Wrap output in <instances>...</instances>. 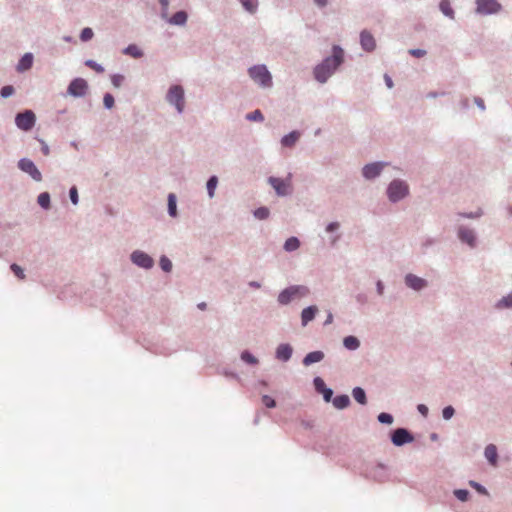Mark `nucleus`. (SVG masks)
<instances>
[{
  "mask_svg": "<svg viewBox=\"0 0 512 512\" xmlns=\"http://www.w3.org/2000/svg\"><path fill=\"white\" fill-rule=\"evenodd\" d=\"M38 204L47 209L50 204V195L47 192H43L38 196Z\"/></svg>",
  "mask_w": 512,
  "mask_h": 512,
  "instance_id": "31",
  "label": "nucleus"
},
{
  "mask_svg": "<svg viewBox=\"0 0 512 512\" xmlns=\"http://www.w3.org/2000/svg\"><path fill=\"white\" fill-rule=\"evenodd\" d=\"M246 118L250 121H262L264 119L260 110H255L254 112L247 114Z\"/></svg>",
  "mask_w": 512,
  "mask_h": 512,
  "instance_id": "36",
  "label": "nucleus"
},
{
  "mask_svg": "<svg viewBox=\"0 0 512 512\" xmlns=\"http://www.w3.org/2000/svg\"><path fill=\"white\" fill-rule=\"evenodd\" d=\"M262 402L267 408H274L276 406L275 400L268 395L262 397Z\"/></svg>",
  "mask_w": 512,
  "mask_h": 512,
  "instance_id": "43",
  "label": "nucleus"
},
{
  "mask_svg": "<svg viewBox=\"0 0 512 512\" xmlns=\"http://www.w3.org/2000/svg\"><path fill=\"white\" fill-rule=\"evenodd\" d=\"M11 270L13 271V273L19 278V279H24L25 278V274L23 272V269L17 265V264H12L11 265Z\"/></svg>",
  "mask_w": 512,
  "mask_h": 512,
  "instance_id": "42",
  "label": "nucleus"
},
{
  "mask_svg": "<svg viewBox=\"0 0 512 512\" xmlns=\"http://www.w3.org/2000/svg\"><path fill=\"white\" fill-rule=\"evenodd\" d=\"M349 403H350V399L347 395H339L333 399V405L337 409H344L349 405Z\"/></svg>",
  "mask_w": 512,
  "mask_h": 512,
  "instance_id": "23",
  "label": "nucleus"
},
{
  "mask_svg": "<svg viewBox=\"0 0 512 512\" xmlns=\"http://www.w3.org/2000/svg\"><path fill=\"white\" fill-rule=\"evenodd\" d=\"M386 166V163L383 162H375L370 163L364 166L363 168V176L366 179H373L380 174L382 169Z\"/></svg>",
  "mask_w": 512,
  "mask_h": 512,
  "instance_id": "13",
  "label": "nucleus"
},
{
  "mask_svg": "<svg viewBox=\"0 0 512 512\" xmlns=\"http://www.w3.org/2000/svg\"><path fill=\"white\" fill-rule=\"evenodd\" d=\"M439 7H440V10L442 11V13L445 16H447L449 18H454V11H453V9L451 7V3H450L449 0H442L440 2Z\"/></svg>",
  "mask_w": 512,
  "mask_h": 512,
  "instance_id": "24",
  "label": "nucleus"
},
{
  "mask_svg": "<svg viewBox=\"0 0 512 512\" xmlns=\"http://www.w3.org/2000/svg\"><path fill=\"white\" fill-rule=\"evenodd\" d=\"M343 344L349 350H356L360 346L359 340L354 336L345 337Z\"/></svg>",
  "mask_w": 512,
  "mask_h": 512,
  "instance_id": "25",
  "label": "nucleus"
},
{
  "mask_svg": "<svg viewBox=\"0 0 512 512\" xmlns=\"http://www.w3.org/2000/svg\"><path fill=\"white\" fill-rule=\"evenodd\" d=\"M168 212L172 217L177 215L176 196L172 193L168 196Z\"/></svg>",
  "mask_w": 512,
  "mask_h": 512,
  "instance_id": "28",
  "label": "nucleus"
},
{
  "mask_svg": "<svg viewBox=\"0 0 512 512\" xmlns=\"http://www.w3.org/2000/svg\"><path fill=\"white\" fill-rule=\"evenodd\" d=\"M459 238L461 241L467 243L471 247L475 245V235L474 232L470 229L461 228L459 230Z\"/></svg>",
  "mask_w": 512,
  "mask_h": 512,
  "instance_id": "17",
  "label": "nucleus"
},
{
  "mask_svg": "<svg viewBox=\"0 0 512 512\" xmlns=\"http://www.w3.org/2000/svg\"><path fill=\"white\" fill-rule=\"evenodd\" d=\"M41 142V151L42 153L45 155V156H48L50 154V149L48 147V145L43 141V140H40Z\"/></svg>",
  "mask_w": 512,
  "mask_h": 512,
  "instance_id": "55",
  "label": "nucleus"
},
{
  "mask_svg": "<svg viewBox=\"0 0 512 512\" xmlns=\"http://www.w3.org/2000/svg\"><path fill=\"white\" fill-rule=\"evenodd\" d=\"M321 392L323 393L324 400L326 402H329L331 400V398H332V395H333L332 390L329 389V388H325Z\"/></svg>",
  "mask_w": 512,
  "mask_h": 512,
  "instance_id": "51",
  "label": "nucleus"
},
{
  "mask_svg": "<svg viewBox=\"0 0 512 512\" xmlns=\"http://www.w3.org/2000/svg\"><path fill=\"white\" fill-rule=\"evenodd\" d=\"M314 384H315L316 389H317L318 391H320V392H321L323 389H325V388H326V387H325V383H324V381H323L321 378H319V377L315 378V380H314Z\"/></svg>",
  "mask_w": 512,
  "mask_h": 512,
  "instance_id": "50",
  "label": "nucleus"
},
{
  "mask_svg": "<svg viewBox=\"0 0 512 512\" xmlns=\"http://www.w3.org/2000/svg\"><path fill=\"white\" fill-rule=\"evenodd\" d=\"M300 133L297 131H293L289 133L288 135L284 136L281 140V143L283 146L291 147L293 146L296 141L299 139Z\"/></svg>",
  "mask_w": 512,
  "mask_h": 512,
  "instance_id": "22",
  "label": "nucleus"
},
{
  "mask_svg": "<svg viewBox=\"0 0 512 512\" xmlns=\"http://www.w3.org/2000/svg\"><path fill=\"white\" fill-rule=\"evenodd\" d=\"M250 286L255 287V288H259V287H260V284H259V283H257V282H251V283H250Z\"/></svg>",
  "mask_w": 512,
  "mask_h": 512,
  "instance_id": "64",
  "label": "nucleus"
},
{
  "mask_svg": "<svg viewBox=\"0 0 512 512\" xmlns=\"http://www.w3.org/2000/svg\"><path fill=\"white\" fill-rule=\"evenodd\" d=\"M497 306H498L499 308H501V307H512V294H510V295H508V296H506V297L502 298V299L498 302Z\"/></svg>",
  "mask_w": 512,
  "mask_h": 512,
  "instance_id": "38",
  "label": "nucleus"
},
{
  "mask_svg": "<svg viewBox=\"0 0 512 512\" xmlns=\"http://www.w3.org/2000/svg\"><path fill=\"white\" fill-rule=\"evenodd\" d=\"M408 193V186L405 182L394 180L390 183L387 194L391 201L396 202L404 198Z\"/></svg>",
  "mask_w": 512,
  "mask_h": 512,
  "instance_id": "5",
  "label": "nucleus"
},
{
  "mask_svg": "<svg viewBox=\"0 0 512 512\" xmlns=\"http://www.w3.org/2000/svg\"><path fill=\"white\" fill-rule=\"evenodd\" d=\"M103 103L107 109H111L114 106V97L109 93L105 94Z\"/></svg>",
  "mask_w": 512,
  "mask_h": 512,
  "instance_id": "41",
  "label": "nucleus"
},
{
  "mask_svg": "<svg viewBox=\"0 0 512 512\" xmlns=\"http://www.w3.org/2000/svg\"><path fill=\"white\" fill-rule=\"evenodd\" d=\"M218 184V178L216 176L210 177V179L207 182V190L209 197L212 198L214 196L215 189Z\"/></svg>",
  "mask_w": 512,
  "mask_h": 512,
  "instance_id": "30",
  "label": "nucleus"
},
{
  "mask_svg": "<svg viewBox=\"0 0 512 512\" xmlns=\"http://www.w3.org/2000/svg\"><path fill=\"white\" fill-rule=\"evenodd\" d=\"M383 291H384L383 283L381 281H378L377 282V292H378V294L382 295Z\"/></svg>",
  "mask_w": 512,
  "mask_h": 512,
  "instance_id": "58",
  "label": "nucleus"
},
{
  "mask_svg": "<svg viewBox=\"0 0 512 512\" xmlns=\"http://www.w3.org/2000/svg\"><path fill=\"white\" fill-rule=\"evenodd\" d=\"M131 260L134 264L143 268H151L154 264L153 259L142 251H134L131 255Z\"/></svg>",
  "mask_w": 512,
  "mask_h": 512,
  "instance_id": "12",
  "label": "nucleus"
},
{
  "mask_svg": "<svg viewBox=\"0 0 512 512\" xmlns=\"http://www.w3.org/2000/svg\"><path fill=\"white\" fill-rule=\"evenodd\" d=\"M332 321H333V315H332V313H329V314L327 315V318H326V320H325V323H324V324H325V325H327V324H331V323H332Z\"/></svg>",
  "mask_w": 512,
  "mask_h": 512,
  "instance_id": "59",
  "label": "nucleus"
},
{
  "mask_svg": "<svg viewBox=\"0 0 512 512\" xmlns=\"http://www.w3.org/2000/svg\"><path fill=\"white\" fill-rule=\"evenodd\" d=\"M87 88L88 85L84 79L76 78L70 83L68 87V93L75 97L84 96L87 91Z\"/></svg>",
  "mask_w": 512,
  "mask_h": 512,
  "instance_id": "11",
  "label": "nucleus"
},
{
  "mask_svg": "<svg viewBox=\"0 0 512 512\" xmlns=\"http://www.w3.org/2000/svg\"><path fill=\"white\" fill-rule=\"evenodd\" d=\"M254 216L260 220L266 219L269 216V210L266 207H260L254 211Z\"/></svg>",
  "mask_w": 512,
  "mask_h": 512,
  "instance_id": "33",
  "label": "nucleus"
},
{
  "mask_svg": "<svg viewBox=\"0 0 512 512\" xmlns=\"http://www.w3.org/2000/svg\"><path fill=\"white\" fill-rule=\"evenodd\" d=\"M406 284L413 288V289H416V276L413 275V274H409L406 276Z\"/></svg>",
  "mask_w": 512,
  "mask_h": 512,
  "instance_id": "46",
  "label": "nucleus"
},
{
  "mask_svg": "<svg viewBox=\"0 0 512 512\" xmlns=\"http://www.w3.org/2000/svg\"><path fill=\"white\" fill-rule=\"evenodd\" d=\"M391 440L395 446H402L404 444L413 442L414 437L406 429L398 428L393 431Z\"/></svg>",
  "mask_w": 512,
  "mask_h": 512,
  "instance_id": "10",
  "label": "nucleus"
},
{
  "mask_svg": "<svg viewBox=\"0 0 512 512\" xmlns=\"http://www.w3.org/2000/svg\"><path fill=\"white\" fill-rule=\"evenodd\" d=\"M250 77L260 85L268 87L271 85V75L264 65L254 66L249 69Z\"/></svg>",
  "mask_w": 512,
  "mask_h": 512,
  "instance_id": "3",
  "label": "nucleus"
},
{
  "mask_svg": "<svg viewBox=\"0 0 512 512\" xmlns=\"http://www.w3.org/2000/svg\"><path fill=\"white\" fill-rule=\"evenodd\" d=\"M454 414V409L451 406H447L443 409V417L444 419H450Z\"/></svg>",
  "mask_w": 512,
  "mask_h": 512,
  "instance_id": "48",
  "label": "nucleus"
},
{
  "mask_svg": "<svg viewBox=\"0 0 512 512\" xmlns=\"http://www.w3.org/2000/svg\"><path fill=\"white\" fill-rule=\"evenodd\" d=\"M417 283H418V290L425 285V281L419 277H418Z\"/></svg>",
  "mask_w": 512,
  "mask_h": 512,
  "instance_id": "62",
  "label": "nucleus"
},
{
  "mask_svg": "<svg viewBox=\"0 0 512 512\" xmlns=\"http://www.w3.org/2000/svg\"><path fill=\"white\" fill-rule=\"evenodd\" d=\"M86 65L98 73L104 72V68L101 65L97 64L96 62H94L93 60L86 61Z\"/></svg>",
  "mask_w": 512,
  "mask_h": 512,
  "instance_id": "44",
  "label": "nucleus"
},
{
  "mask_svg": "<svg viewBox=\"0 0 512 512\" xmlns=\"http://www.w3.org/2000/svg\"><path fill=\"white\" fill-rule=\"evenodd\" d=\"M292 355V348L288 344H281L276 350V357L279 360L287 361Z\"/></svg>",
  "mask_w": 512,
  "mask_h": 512,
  "instance_id": "16",
  "label": "nucleus"
},
{
  "mask_svg": "<svg viewBox=\"0 0 512 512\" xmlns=\"http://www.w3.org/2000/svg\"><path fill=\"white\" fill-rule=\"evenodd\" d=\"M35 122L36 116L31 110L18 113L15 118L17 127L23 131H30L34 127Z\"/></svg>",
  "mask_w": 512,
  "mask_h": 512,
  "instance_id": "7",
  "label": "nucleus"
},
{
  "mask_svg": "<svg viewBox=\"0 0 512 512\" xmlns=\"http://www.w3.org/2000/svg\"><path fill=\"white\" fill-rule=\"evenodd\" d=\"M323 358H324L323 352H321V351H313V352L308 353L305 356V358L303 360V363H304V365L308 366L310 364H313V363H316V362H320Z\"/></svg>",
  "mask_w": 512,
  "mask_h": 512,
  "instance_id": "19",
  "label": "nucleus"
},
{
  "mask_svg": "<svg viewBox=\"0 0 512 512\" xmlns=\"http://www.w3.org/2000/svg\"><path fill=\"white\" fill-rule=\"evenodd\" d=\"M124 81V76L120 74H114L111 76V82L116 87L119 88Z\"/></svg>",
  "mask_w": 512,
  "mask_h": 512,
  "instance_id": "40",
  "label": "nucleus"
},
{
  "mask_svg": "<svg viewBox=\"0 0 512 512\" xmlns=\"http://www.w3.org/2000/svg\"><path fill=\"white\" fill-rule=\"evenodd\" d=\"M300 242L296 237H290L284 244V249L288 252L295 251L299 248Z\"/></svg>",
  "mask_w": 512,
  "mask_h": 512,
  "instance_id": "26",
  "label": "nucleus"
},
{
  "mask_svg": "<svg viewBox=\"0 0 512 512\" xmlns=\"http://www.w3.org/2000/svg\"><path fill=\"white\" fill-rule=\"evenodd\" d=\"M378 421L383 424H392L393 423V416L388 413H380L378 415Z\"/></svg>",
  "mask_w": 512,
  "mask_h": 512,
  "instance_id": "35",
  "label": "nucleus"
},
{
  "mask_svg": "<svg viewBox=\"0 0 512 512\" xmlns=\"http://www.w3.org/2000/svg\"><path fill=\"white\" fill-rule=\"evenodd\" d=\"M70 199H71L73 204H77L78 203V192H77L76 187H72L70 189Z\"/></svg>",
  "mask_w": 512,
  "mask_h": 512,
  "instance_id": "49",
  "label": "nucleus"
},
{
  "mask_svg": "<svg viewBox=\"0 0 512 512\" xmlns=\"http://www.w3.org/2000/svg\"><path fill=\"white\" fill-rule=\"evenodd\" d=\"M160 266L165 272H169L172 269L171 261L165 256L160 258Z\"/></svg>",
  "mask_w": 512,
  "mask_h": 512,
  "instance_id": "34",
  "label": "nucleus"
},
{
  "mask_svg": "<svg viewBox=\"0 0 512 512\" xmlns=\"http://www.w3.org/2000/svg\"><path fill=\"white\" fill-rule=\"evenodd\" d=\"M94 33L91 28H84L81 32L80 38L82 41H88L92 39Z\"/></svg>",
  "mask_w": 512,
  "mask_h": 512,
  "instance_id": "39",
  "label": "nucleus"
},
{
  "mask_svg": "<svg viewBox=\"0 0 512 512\" xmlns=\"http://www.w3.org/2000/svg\"><path fill=\"white\" fill-rule=\"evenodd\" d=\"M352 395L358 403H360L362 405L366 404V394L362 388H360V387L354 388L352 391Z\"/></svg>",
  "mask_w": 512,
  "mask_h": 512,
  "instance_id": "27",
  "label": "nucleus"
},
{
  "mask_svg": "<svg viewBox=\"0 0 512 512\" xmlns=\"http://www.w3.org/2000/svg\"><path fill=\"white\" fill-rule=\"evenodd\" d=\"M332 57H327L321 64L314 69V75L317 81L324 83L333 74L337 67L343 62L344 51L339 46L332 49Z\"/></svg>",
  "mask_w": 512,
  "mask_h": 512,
  "instance_id": "1",
  "label": "nucleus"
},
{
  "mask_svg": "<svg viewBox=\"0 0 512 512\" xmlns=\"http://www.w3.org/2000/svg\"><path fill=\"white\" fill-rule=\"evenodd\" d=\"M455 496L461 500V501H466L468 499V496H469V492L467 490H456L455 491Z\"/></svg>",
  "mask_w": 512,
  "mask_h": 512,
  "instance_id": "45",
  "label": "nucleus"
},
{
  "mask_svg": "<svg viewBox=\"0 0 512 512\" xmlns=\"http://www.w3.org/2000/svg\"><path fill=\"white\" fill-rule=\"evenodd\" d=\"M315 3H316L319 7H324V6H326V4H327V0H315Z\"/></svg>",
  "mask_w": 512,
  "mask_h": 512,
  "instance_id": "60",
  "label": "nucleus"
},
{
  "mask_svg": "<svg viewBox=\"0 0 512 512\" xmlns=\"http://www.w3.org/2000/svg\"><path fill=\"white\" fill-rule=\"evenodd\" d=\"M309 293V290L305 286H291L285 290H283L279 296L278 301L280 304H288L292 299L301 298L306 296Z\"/></svg>",
  "mask_w": 512,
  "mask_h": 512,
  "instance_id": "2",
  "label": "nucleus"
},
{
  "mask_svg": "<svg viewBox=\"0 0 512 512\" xmlns=\"http://www.w3.org/2000/svg\"><path fill=\"white\" fill-rule=\"evenodd\" d=\"M187 17L186 12L178 11L168 19V22L172 25H184L187 21Z\"/></svg>",
  "mask_w": 512,
  "mask_h": 512,
  "instance_id": "21",
  "label": "nucleus"
},
{
  "mask_svg": "<svg viewBox=\"0 0 512 512\" xmlns=\"http://www.w3.org/2000/svg\"><path fill=\"white\" fill-rule=\"evenodd\" d=\"M241 359L249 364H257V359L248 351H244L241 354Z\"/></svg>",
  "mask_w": 512,
  "mask_h": 512,
  "instance_id": "37",
  "label": "nucleus"
},
{
  "mask_svg": "<svg viewBox=\"0 0 512 512\" xmlns=\"http://www.w3.org/2000/svg\"><path fill=\"white\" fill-rule=\"evenodd\" d=\"M167 101L170 104L175 105L177 111L181 113L184 110L185 105L183 88L179 85L170 87L167 93Z\"/></svg>",
  "mask_w": 512,
  "mask_h": 512,
  "instance_id": "4",
  "label": "nucleus"
},
{
  "mask_svg": "<svg viewBox=\"0 0 512 512\" xmlns=\"http://www.w3.org/2000/svg\"><path fill=\"white\" fill-rule=\"evenodd\" d=\"M240 2L247 11L251 13L255 12L257 8V0H240Z\"/></svg>",
  "mask_w": 512,
  "mask_h": 512,
  "instance_id": "32",
  "label": "nucleus"
},
{
  "mask_svg": "<svg viewBox=\"0 0 512 512\" xmlns=\"http://www.w3.org/2000/svg\"><path fill=\"white\" fill-rule=\"evenodd\" d=\"M470 485L475 488L477 491H479L480 493H483V494H487V490L481 486L480 484L474 482V481H471L470 482Z\"/></svg>",
  "mask_w": 512,
  "mask_h": 512,
  "instance_id": "52",
  "label": "nucleus"
},
{
  "mask_svg": "<svg viewBox=\"0 0 512 512\" xmlns=\"http://www.w3.org/2000/svg\"><path fill=\"white\" fill-rule=\"evenodd\" d=\"M476 103L482 110L485 108L484 101L482 99H476Z\"/></svg>",
  "mask_w": 512,
  "mask_h": 512,
  "instance_id": "61",
  "label": "nucleus"
},
{
  "mask_svg": "<svg viewBox=\"0 0 512 512\" xmlns=\"http://www.w3.org/2000/svg\"><path fill=\"white\" fill-rule=\"evenodd\" d=\"M124 53L127 55H130L134 58H140L142 57L143 53L142 51L134 44L129 45L125 50Z\"/></svg>",
  "mask_w": 512,
  "mask_h": 512,
  "instance_id": "29",
  "label": "nucleus"
},
{
  "mask_svg": "<svg viewBox=\"0 0 512 512\" xmlns=\"http://www.w3.org/2000/svg\"><path fill=\"white\" fill-rule=\"evenodd\" d=\"M384 80H385V83L387 85L388 88H392L393 87V82H392V79L389 75H385L384 76Z\"/></svg>",
  "mask_w": 512,
  "mask_h": 512,
  "instance_id": "57",
  "label": "nucleus"
},
{
  "mask_svg": "<svg viewBox=\"0 0 512 512\" xmlns=\"http://www.w3.org/2000/svg\"><path fill=\"white\" fill-rule=\"evenodd\" d=\"M485 457L492 466L497 465L498 454H497V448L495 445L489 444L488 446H486Z\"/></svg>",
  "mask_w": 512,
  "mask_h": 512,
  "instance_id": "18",
  "label": "nucleus"
},
{
  "mask_svg": "<svg viewBox=\"0 0 512 512\" xmlns=\"http://www.w3.org/2000/svg\"><path fill=\"white\" fill-rule=\"evenodd\" d=\"M318 309L316 306H309L305 308L301 313V322L303 326H306L312 321L317 313Z\"/></svg>",
  "mask_w": 512,
  "mask_h": 512,
  "instance_id": "15",
  "label": "nucleus"
},
{
  "mask_svg": "<svg viewBox=\"0 0 512 512\" xmlns=\"http://www.w3.org/2000/svg\"><path fill=\"white\" fill-rule=\"evenodd\" d=\"M18 167L23 172L29 174L35 181L42 180V174L36 165L30 159L23 158L18 162Z\"/></svg>",
  "mask_w": 512,
  "mask_h": 512,
  "instance_id": "9",
  "label": "nucleus"
},
{
  "mask_svg": "<svg viewBox=\"0 0 512 512\" xmlns=\"http://www.w3.org/2000/svg\"><path fill=\"white\" fill-rule=\"evenodd\" d=\"M339 228L338 222H332L326 227L327 232H333Z\"/></svg>",
  "mask_w": 512,
  "mask_h": 512,
  "instance_id": "54",
  "label": "nucleus"
},
{
  "mask_svg": "<svg viewBox=\"0 0 512 512\" xmlns=\"http://www.w3.org/2000/svg\"><path fill=\"white\" fill-rule=\"evenodd\" d=\"M360 43L362 48L368 52L373 51L376 47L373 35L366 30L362 31L360 34Z\"/></svg>",
  "mask_w": 512,
  "mask_h": 512,
  "instance_id": "14",
  "label": "nucleus"
},
{
  "mask_svg": "<svg viewBox=\"0 0 512 512\" xmlns=\"http://www.w3.org/2000/svg\"><path fill=\"white\" fill-rule=\"evenodd\" d=\"M14 92V88L12 86H4L2 89H1V96L6 98V97H9L10 95H12Z\"/></svg>",
  "mask_w": 512,
  "mask_h": 512,
  "instance_id": "47",
  "label": "nucleus"
},
{
  "mask_svg": "<svg viewBox=\"0 0 512 512\" xmlns=\"http://www.w3.org/2000/svg\"><path fill=\"white\" fill-rule=\"evenodd\" d=\"M33 63V56L31 53H26L19 61L17 70L25 71L31 68Z\"/></svg>",
  "mask_w": 512,
  "mask_h": 512,
  "instance_id": "20",
  "label": "nucleus"
},
{
  "mask_svg": "<svg viewBox=\"0 0 512 512\" xmlns=\"http://www.w3.org/2000/svg\"><path fill=\"white\" fill-rule=\"evenodd\" d=\"M269 184L274 188L277 195L286 196L292 191L291 176L289 175L286 179L277 177H270L268 179Z\"/></svg>",
  "mask_w": 512,
  "mask_h": 512,
  "instance_id": "6",
  "label": "nucleus"
},
{
  "mask_svg": "<svg viewBox=\"0 0 512 512\" xmlns=\"http://www.w3.org/2000/svg\"><path fill=\"white\" fill-rule=\"evenodd\" d=\"M476 11L479 14H492L501 9V4L497 0H476Z\"/></svg>",
  "mask_w": 512,
  "mask_h": 512,
  "instance_id": "8",
  "label": "nucleus"
},
{
  "mask_svg": "<svg viewBox=\"0 0 512 512\" xmlns=\"http://www.w3.org/2000/svg\"><path fill=\"white\" fill-rule=\"evenodd\" d=\"M206 306H207V305H206V303H205V302H201V303H199V304H198V308H199L200 310H205V309H206Z\"/></svg>",
  "mask_w": 512,
  "mask_h": 512,
  "instance_id": "63",
  "label": "nucleus"
},
{
  "mask_svg": "<svg viewBox=\"0 0 512 512\" xmlns=\"http://www.w3.org/2000/svg\"><path fill=\"white\" fill-rule=\"evenodd\" d=\"M159 3L162 6V15H163V17H166L169 1L168 0H159Z\"/></svg>",
  "mask_w": 512,
  "mask_h": 512,
  "instance_id": "53",
  "label": "nucleus"
},
{
  "mask_svg": "<svg viewBox=\"0 0 512 512\" xmlns=\"http://www.w3.org/2000/svg\"><path fill=\"white\" fill-rule=\"evenodd\" d=\"M418 412L426 416L428 413V408L425 405L418 404Z\"/></svg>",
  "mask_w": 512,
  "mask_h": 512,
  "instance_id": "56",
  "label": "nucleus"
}]
</instances>
